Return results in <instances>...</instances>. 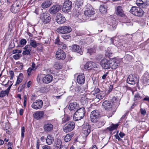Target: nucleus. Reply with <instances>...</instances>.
<instances>
[{
    "label": "nucleus",
    "mask_w": 149,
    "mask_h": 149,
    "mask_svg": "<svg viewBox=\"0 0 149 149\" xmlns=\"http://www.w3.org/2000/svg\"><path fill=\"white\" fill-rule=\"evenodd\" d=\"M100 64L102 67L104 69H109L110 68L115 69L119 65L114 59L108 60L106 58L102 59Z\"/></svg>",
    "instance_id": "f257e3e1"
},
{
    "label": "nucleus",
    "mask_w": 149,
    "mask_h": 149,
    "mask_svg": "<svg viewBox=\"0 0 149 149\" xmlns=\"http://www.w3.org/2000/svg\"><path fill=\"white\" fill-rule=\"evenodd\" d=\"M85 15L88 17H90V20H95L96 18V15L92 7H87L84 11Z\"/></svg>",
    "instance_id": "f03ea898"
},
{
    "label": "nucleus",
    "mask_w": 149,
    "mask_h": 149,
    "mask_svg": "<svg viewBox=\"0 0 149 149\" xmlns=\"http://www.w3.org/2000/svg\"><path fill=\"white\" fill-rule=\"evenodd\" d=\"M22 0H16L13 2L10 9L12 12L16 13L19 12L22 5Z\"/></svg>",
    "instance_id": "7ed1b4c3"
},
{
    "label": "nucleus",
    "mask_w": 149,
    "mask_h": 149,
    "mask_svg": "<svg viewBox=\"0 0 149 149\" xmlns=\"http://www.w3.org/2000/svg\"><path fill=\"white\" fill-rule=\"evenodd\" d=\"M130 11L134 15L138 17H142L144 14L142 9L136 6L132 7Z\"/></svg>",
    "instance_id": "20e7f679"
},
{
    "label": "nucleus",
    "mask_w": 149,
    "mask_h": 149,
    "mask_svg": "<svg viewBox=\"0 0 149 149\" xmlns=\"http://www.w3.org/2000/svg\"><path fill=\"white\" fill-rule=\"evenodd\" d=\"M53 78V76L51 75L47 74L44 75L41 78L39 76H38L37 77V80L38 82H39L41 80L44 84H48L52 81Z\"/></svg>",
    "instance_id": "39448f33"
},
{
    "label": "nucleus",
    "mask_w": 149,
    "mask_h": 149,
    "mask_svg": "<svg viewBox=\"0 0 149 149\" xmlns=\"http://www.w3.org/2000/svg\"><path fill=\"white\" fill-rule=\"evenodd\" d=\"M85 113V108L83 107L81 108L76 110L74 115V117L75 119V120H80L84 116Z\"/></svg>",
    "instance_id": "423d86ee"
},
{
    "label": "nucleus",
    "mask_w": 149,
    "mask_h": 149,
    "mask_svg": "<svg viewBox=\"0 0 149 149\" xmlns=\"http://www.w3.org/2000/svg\"><path fill=\"white\" fill-rule=\"evenodd\" d=\"M72 7V3L69 0L65 1L62 8V10L65 13H68L70 11Z\"/></svg>",
    "instance_id": "0eeeda50"
},
{
    "label": "nucleus",
    "mask_w": 149,
    "mask_h": 149,
    "mask_svg": "<svg viewBox=\"0 0 149 149\" xmlns=\"http://www.w3.org/2000/svg\"><path fill=\"white\" fill-rule=\"evenodd\" d=\"M61 6L58 4L52 6L49 9L48 12L51 15H54L59 12L61 8Z\"/></svg>",
    "instance_id": "6e6552de"
},
{
    "label": "nucleus",
    "mask_w": 149,
    "mask_h": 149,
    "mask_svg": "<svg viewBox=\"0 0 149 149\" xmlns=\"http://www.w3.org/2000/svg\"><path fill=\"white\" fill-rule=\"evenodd\" d=\"M75 127V123L74 122L70 121L65 125L63 128V131L67 133L72 130Z\"/></svg>",
    "instance_id": "1a4fd4ad"
},
{
    "label": "nucleus",
    "mask_w": 149,
    "mask_h": 149,
    "mask_svg": "<svg viewBox=\"0 0 149 149\" xmlns=\"http://www.w3.org/2000/svg\"><path fill=\"white\" fill-rule=\"evenodd\" d=\"M82 132L83 137L86 138L91 132V127L88 124L83 125Z\"/></svg>",
    "instance_id": "9d476101"
},
{
    "label": "nucleus",
    "mask_w": 149,
    "mask_h": 149,
    "mask_svg": "<svg viewBox=\"0 0 149 149\" xmlns=\"http://www.w3.org/2000/svg\"><path fill=\"white\" fill-rule=\"evenodd\" d=\"M100 117V114L98 111L95 110L91 112L90 117L91 121L93 123L96 122Z\"/></svg>",
    "instance_id": "9b49d317"
},
{
    "label": "nucleus",
    "mask_w": 149,
    "mask_h": 149,
    "mask_svg": "<svg viewBox=\"0 0 149 149\" xmlns=\"http://www.w3.org/2000/svg\"><path fill=\"white\" fill-rule=\"evenodd\" d=\"M40 18L42 22L45 24L49 23L51 20L49 14L48 13L45 12L41 14Z\"/></svg>",
    "instance_id": "f8f14e48"
},
{
    "label": "nucleus",
    "mask_w": 149,
    "mask_h": 149,
    "mask_svg": "<svg viewBox=\"0 0 149 149\" xmlns=\"http://www.w3.org/2000/svg\"><path fill=\"white\" fill-rule=\"evenodd\" d=\"M138 81L137 77L134 74H131L129 75L127 79V82L130 84H134Z\"/></svg>",
    "instance_id": "ddd939ff"
},
{
    "label": "nucleus",
    "mask_w": 149,
    "mask_h": 149,
    "mask_svg": "<svg viewBox=\"0 0 149 149\" xmlns=\"http://www.w3.org/2000/svg\"><path fill=\"white\" fill-rule=\"evenodd\" d=\"M57 31L59 33L65 34L68 33L72 31L70 27L69 26H63L58 28Z\"/></svg>",
    "instance_id": "4468645a"
},
{
    "label": "nucleus",
    "mask_w": 149,
    "mask_h": 149,
    "mask_svg": "<svg viewBox=\"0 0 149 149\" xmlns=\"http://www.w3.org/2000/svg\"><path fill=\"white\" fill-rule=\"evenodd\" d=\"M56 57L58 60H64L66 57V55L62 49H58L56 54Z\"/></svg>",
    "instance_id": "2eb2a0df"
},
{
    "label": "nucleus",
    "mask_w": 149,
    "mask_h": 149,
    "mask_svg": "<svg viewBox=\"0 0 149 149\" xmlns=\"http://www.w3.org/2000/svg\"><path fill=\"white\" fill-rule=\"evenodd\" d=\"M43 105V102L42 100H37L33 102L31 105V107L35 109H41Z\"/></svg>",
    "instance_id": "dca6fc26"
},
{
    "label": "nucleus",
    "mask_w": 149,
    "mask_h": 149,
    "mask_svg": "<svg viewBox=\"0 0 149 149\" xmlns=\"http://www.w3.org/2000/svg\"><path fill=\"white\" fill-rule=\"evenodd\" d=\"M56 20L58 24H61L64 23L66 20L65 17L61 13H58L56 16Z\"/></svg>",
    "instance_id": "f3484780"
},
{
    "label": "nucleus",
    "mask_w": 149,
    "mask_h": 149,
    "mask_svg": "<svg viewBox=\"0 0 149 149\" xmlns=\"http://www.w3.org/2000/svg\"><path fill=\"white\" fill-rule=\"evenodd\" d=\"M79 108V104L76 102L71 103L69 105L68 109L71 111H74Z\"/></svg>",
    "instance_id": "a211bd4d"
},
{
    "label": "nucleus",
    "mask_w": 149,
    "mask_h": 149,
    "mask_svg": "<svg viewBox=\"0 0 149 149\" xmlns=\"http://www.w3.org/2000/svg\"><path fill=\"white\" fill-rule=\"evenodd\" d=\"M72 48V51L76 52L81 55L82 54L83 52L82 49L79 46L75 45H73Z\"/></svg>",
    "instance_id": "6ab92c4d"
},
{
    "label": "nucleus",
    "mask_w": 149,
    "mask_h": 149,
    "mask_svg": "<svg viewBox=\"0 0 149 149\" xmlns=\"http://www.w3.org/2000/svg\"><path fill=\"white\" fill-rule=\"evenodd\" d=\"M31 47L29 45H26L23 48L24 50L22 52L24 55H29L30 54V52L31 51Z\"/></svg>",
    "instance_id": "aec40b11"
},
{
    "label": "nucleus",
    "mask_w": 149,
    "mask_h": 149,
    "mask_svg": "<svg viewBox=\"0 0 149 149\" xmlns=\"http://www.w3.org/2000/svg\"><path fill=\"white\" fill-rule=\"evenodd\" d=\"M95 63L92 61L87 62L84 65L85 69L89 70L95 67Z\"/></svg>",
    "instance_id": "412c9836"
},
{
    "label": "nucleus",
    "mask_w": 149,
    "mask_h": 149,
    "mask_svg": "<svg viewBox=\"0 0 149 149\" xmlns=\"http://www.w3.org/2000/svg\"><path fill=\"white\" fill-rule=\"evenodd\" d=\"M12 85V84H11L6 90L5 91H2L0 92V97H3L6 95H8Z\"/></svg>",
    "instance_id": "4be33fe9"
},
{
    "label": "nucleus",
    "mask_w": 149,
    "mask_h": 149,
    "mask_svg": "<svg viewBox=\"0 0 149 149\" xmlns=\"http://www.w3.org/2000/svg\"><path fill=\"white\" fill-rule=\"evenodd\" d=\"M77 82L79 84H84L85 81V77L83 74H81L78 76L77 79Z\"/></svg>",
    "instance_id": "5701e85b"
},
{
    "label": "nucleus",
    "mask_w": 149,
    "mask_h": 149,
    "mask_svg": "<svg viewBox=\"0 0 149 149\" xmlns=\"http://www.w3.org/2000/svg\"><path fill=\"white\" fill-rule=\"evenodd\" d=\"M53 4V0H47L42 3L41 6L43 8H47Z\"/></svg>",
    "instance_id": "b1692460"
},
{
    "label": "nucleus",
    "mask_w": 149,
    "mask_h": 149,
    "mask_svg": "<svg viewBox=\"0 0 149 149\" xmlns=\"http://www.w3.org/2000/svg\"><path fill=\"white\" fill-rule=\"evenodd\" d=\"M44 112L43 111H38L33 114L34 118L39 120L44 115Z\"/></svg>",
    "instance_id": "393cba45"
},
{
    "label": "nucleus",
    "mask_w": 149,
    "mask_h": 149,
    "mask_svg": "<svg viewBox=\"0 0 149 149\" xmlns=\"http://www.w3.org/2000/svg\"><path fill=\"white\" fill-rule=\"evenodd\" d=\"M142 82L144 84L148 83L149 82V73L146 72L145 73L142 79Z\"/></svg>",
    "instance_id": "a878e982"
},
{
    "label": "nucleus",
    "mask_w": 149,
    "mask_h": 149,
    "mask_svg": "<svg viewBox=\"0 0 149 149\" xmlns=\"http://www.w3.org/2000/svg\"><path fill=\"white\" fill-rule=\"evenodd\" d=\"M53 126L50 123L45 124L44 126V129L45 132H49L51 131L53 129Z\"/></svg>",
    "instance_id": "bb28decb"
},
{
    "label": "nucleus",
    "mask_w": 149,
    "mask_h": 149,
    "mask_svg": "<svg viewBox=\"0 0 149 149\" xmlns=\"http://www.w3.org/2000/svg\"><path fill=\"white\" fill-rule=\"evenodd\" d=\"M116 14L120 16L123 17L125 15L123 13L122 7L120 6H118L116 8Z\"/></svg>",
    "instance_id": "cd10ccee"
},
{
    "label": "nucleus",
    "mask_w": 149,
    "mask_h": 149,
    "mask_svg": "<svg viewBox=\"0 0 149 149\" xmlns=\"http://www.w3.org/2000/svg\"><path fill=\"white\" fill-rule=\"evenodd\" d=\"M112 105L111 102L109 101H105L102 103V106L106 109H110Z\"/></svg>",
    "instance_id": "c85d7f7f"
},
{
    "label": "nucleus",
    "mask_w": 149,
    "mask_h": 149,
    "mask_svg": "<svg viewBox=\"0 0 149 149\" xmlns=\"http://www.w3.org/2000/svg\"><path fill=\"white\" fill-rule=\"evenodd\" d=\"M54 139L51 135H48L46 139V143L48 145H51L53 142Z\"/></svg>",
    "instance_id": "c756f323"
},
{
    "label": "nucleus",
    "mask_w": 149,
    "mask_h": 149,
    "mask_svg": "<svg viewBox=\"0 0 149 149\" xmlns=\"http://www.w3.org/2000/svg\"><path fill=\"white\" fill-rule=\"evenodd\" d=\"M74 92L75 93H83L85 90V89L82 86H77L74 88Z\"/></svg>",
    "instance_id": "7c9ffc66"
},
{
    "label": "nucleus",
    "mask_w": 149,
    "mask_h": 149,
    "mask_svg": "<svg viewBox=\"0 0 149 149\" xmlns=\"http://www.w3.org/2000/svg\"><path fill=\"white\" fill-rule=\"evenodd\" d=\"M74 134L72 132L67 134L65 137L64 140L66 142H68L70 141L72 137L73 136Z\"/></svg>",
    "instance_id": "2f4dec72"
},
{
    "label": "nucleus",
    "mask_w": 149,
    "mask_h": 149,
    "mask_svg": "<svg viewBox=\"0 0 149 149\" xmlns=\"http://www.w3.org/2000/svg\"><path fill=\"white\" fill-rule=\"evenodd\" d=\"M117 24V22L116 21H113L111 24L109 25V27L111 30H113L116 29Z\"/></svg>",
    "instance_id": "473e14b6"
},
{
    "label": "nucleus",
    "mask_w": 149,
    "mask_h": 149,
    "mask_svg": "<svg viewBox=\"0 0 149 149\" xmlns=\"http://www.w3.org/2000/svg\"><path fill=\"white\" fill-rule=\"evenodd\" d=\"M105 95V93L102 91H100V92L98 93L96 95V97L99 100L103 99Z\"/></svg>",
    "instance_id": "72a5a7b5"
},
{
    "label": "nucleus",
    "mask_w": 149,
    "mask_h": 149,
    "mask_svg": "<svg viewBox=\"0 0 149 149\" xmlns=\"http://www.w3.org/2000/svg\"><path fill=\"white\" fill-rule=\"evenodd\" d=\"M112 105L115 106L116 107L118 106L119 103L118 100L116 97H113L112 98Z\"/></svg>",
    "instance_id": "f704fd0d"
},
{
    "label": "nucleus",
    "mask_w": 149,
    "mask_h": 149,
    "mask_svg": "<svg viewBox=\"0 0 149 149\" xmlns=\"http://www.w3.org/2000/svg\"><path fill=\"white\" fill-rule=\"evenodd\" d=\"M83 2V0H76L75 1V5L79 8L82 5Z\"/></svg>",
    "instance_id": "c9c22d12"
},
{
    "label": "nucleus",
    "mask_w": 149,
    "mask_h": 149,
    "mask_svg": "<svg viewBox=\"0 0 149 149\" xmlns=\"http://www.w3.org/2000/svg\"><path fill=\"white\" fill-rule=\"evenodd\" d=\"M118 124H113L111 126L108 127V129L110 131H112L116 129L118 127Z\"/></svg>",
    "instance_id": "e433bc0d"
},
{
    "label": "nucleus",
    "mask_w": 149,
    "mask_h": 149,
    "mask_svg": "<svg viewBox=\"0 0 149 149\" xmlns=\"http://www.w3.org/2000/svg\"><path fill=\"white\" fill-rule=\"evenodd\" d=\"M106 6L105 5L101 6L100 8V11L102 13H106L107 12Z\"/></svg>",
    "instance_id": "4c0bfd02"
},
{
    "label": "nucleus",
    "mask_w": 149,
    "mask_h": 149,
    "mask_svg": "<svg viewBox=\"0 0 149 149\" xmlns=\"http://www.w3.org/2000/svg\"><path fill=\"white\" fill-rule=\"evenodd\" d=\"M38 44L37 43L36 41L34 40L31 41L30 43V45L32 47L35 48L38 46Z\"/></svg>",
    "instance_id": "58836bf2"
},
{
    "label": "nucleus",
    "mask_w": 149,
    "mask_h": 149,
    "mask_svg": "<svg viewBox=\"0 0 149 149\" xmlns=\"http://www.w3.org/2000/svg\"><path fill=\"white\" fill-rule=\"evenodd\" d=\"M114 111H113L111 110H108L107 112V115L108 118L111 117L114 114Z\"/></svg>",
    "instance_id": "ea45409f"
},
{
    "label": "nucleus",
    "mask_w": 149,
    "mask_h": 149,
    "mask_svg": "<svg viewBox=\"0 0 149 149\" xmlns=\"http://www.w3.org/2000/svg\"><path fill=\"white\" fill-rule=\"evenodd\" d=\"M62 66V65L59 63H56L54 65V67L56 69H61Z\"/></svg>",
    "instance_id": "a19ab883"
},
{
    "label": "nucleus",
    "mask_w": 149,
    "mask_h": 149,
    "mask_svg": "<svg viewBox=\"0 0 149 149\" xmlns=\"http://www.w3.org/2000/svg\"><path fill=\"white\" fill-rule=\"evenodd\" d=\"M136 3L139 6H141L144 4L143 1L142 0H137L136 1Z\"/></svg>",
    "instance_id": "79ce46f5"
},
{
    "label": "nucleus",
    "mask_w": 149,
    "mask_h": 149,
    "mask_svg": "<svg viewBox=\"0 0 149 149\" xmlns=\"http://www.w3.org/2000/svg\"><path fill=\"white\" fill-rule=\"evenodd\" d=\"M95 50L94 48L88 49L87 53L91 55L95 52Z\"/></svg>",
    "instance_id": "37998d69"
},
{
    "label": "nucleus",
    "mask_w": 149,
    "mask_h": 149,
    "mask_svg": "<svg viewBox=\"0 0 149 149\" xmlns=\"http://www.w3.org/2000/svg\"><path fill=\"white\" fill-rule=\"evenodd\" d=\"M57 147H59L62 144V142L60 139H57L55 143Z\"/></svg>",
    "instance_id": "c03bdc74"
},
{
    "label": "nucleus",
    "mask_w": 149,
    "mask_h": 149,
    "mask_svg": "<svg viewBox=\"0 0 149 149\" xmlns=\"http://www.w3.org/2000/svg\"><path fill=\"white\" fill-rule=\"evenodd\" d=\"M141 98V96L139 93L135 94L134 95V100H136L140 99Z\"/></svg>",
    "instance_id": "a18cd8bd"
},
{
    "label": "nucleus",
    "mask_w": 149,
    "mask_h": 149,
    "mask_svg": "<svg viewBox=\"0 0 149 149\" xmlns=\"http://www.w3.org/2000/svg\"><path fill=\"white\" fill-rule=\"evenodd\" d=\"M70 119V117L67 116H65L62 119V123H64L69 121Z\"/></svg>",
    "instance_id": "49530a36"
},
{
    "label": "nucleus",
    "mask_w": 149,
    "mask_h": 149,
    "mask_svg": "<svg viewBox=\"0 0 149 149\" xmlns=\"http://www.w3.org/2000/svg\"><path fill=\"white\" fill-rule=\"evenodd\" d=\"M125 58L128 61H131L133 58L130 55L126 54L124 56Z\"/></svg>",
    "instance_id": "de8ad7c7"
},
{
    "label": "nucleus",
    "mask_w": 149,
    "mask_h": 149,
    "mask_svg": "<svg viewBox=\"0 0 149 149\" xmlns=\"http://www.w3.org/2000/svg\"><path fill=\"white\" fill-rule=\"evenodd\" d=\"M22 52L21 50H18L17 49H15L13 51V54H19Z\"/></svg>",
    "instance_id": "09e8293b"
},
{
    "label": "nucleus",
    "mask_w": 149,
    "mask_h": 149,
    "mask_svg": "<svg viewBox=\"0 0 149 149\" xmlns=\"http://www.w3.org/2000/svg\"><path fill=\"white\" fill-rule=\"evenodd\" d=\"M34 70L33 69L31 68H29L27 70V72L28 73V75L29 76L33 72V71H34Z\"/></svg>",
    "instance_id": "8fccbe9b"
},
{
    "label": "nucleus",
    "mask_w": 149,
    "mask_h": 149,
    "mask_svg": "<svg viewBox=\"0 0 149 149\" xmlns=\"http://www.w3.org/2000/svg\"><path fill=\"white\" fill-rule=\"evenodd\" d=\"M21 56L19 54H16L13 56V57L16 60L19 59Z\"/></svg>",
    "instance_id": "3c124183"
},
{
    "label": "nucleus",
    "mask_w": 149,
    "mask_h": 149,
    "mask_svg": "<svg viewBox=\"0 0 149 149\" xmlns=\"http://www.w3.org/2000/svg\"><path fill=\"white\" fill-rule=\"evenodd\" d=\"M25 132V127L23 126L21 128V137L22 138H23L24 136V133Z\"/></svg>",
    "instance_id": "603ef678"
},
{
    "label": "nucleus",
    "mask_w": 149,
    "mask_h": 149,
    "mask_svg": "<svg viewBox=\"0 0 149 149\" xmlns=\"http://www.w3.org/2000/svg\"><path fill=\"white\" fill-rule=\"evenodd\" d=\"M26 43V40L24 39H23L21 40L20 42V43L21 45H24Z\"/></svg>",
    "instance_id": "864d4df0"
},
{
    "label": "nucleus",
    "mask_w": 149,
    "mask_h": 149,
    "mask_svg": "<svg viewBox=\"0 0 149 149\" xmlns=\"http://www.w3.org/2000/svg\"><path fill=\"white\" fill-rule=\"evenodd\" d=\"M61 42H60V40L59 38L57 37L55 41L54 42V43L55 44H57L58 45H60Z\"/></svg>",
    "instance_id": "5fc2aeb1"
},
{
    "label": "nucleus",
    "mask_w": 149,
    "mask_h": 149,
    "mask_svg": "<svg viewBox=\"0 0 149 149\" xmlns=\"http://www.w3.org/2000/svg\"><path fill=\"white\" fill-rule=\"evenodd\" d=\"M10 75V79H12L13 78L14 73L13 71L12 70L10 71L9 72Z\"/></svg>",
    "instance_id": "6e6d98bb"
},
{
    "label": "nucleus",
    "mask_w": 149,
    "mask_h": 149,
    "mask_svg": "<svg viewBox=\"0 0 149 149\" xmlns=\"http://www.w3.org/2000/svg\"><path fill=\"white\" fill-rule=\"evenodd\" d=\"M22 79L20 78L19 77H17V80L15 84V86H17V84H18L20 83L22 81Z\"/></svg>",
    "instance_id": "4d7b16f0"
},
{
    "label": "nucleus",
    "mask_w": 149,
    "mask_h": 149,
    "mask_svg": "<svg viewBox=\"0 0 149 149\" xmlns=\"http://www.w3.org/2000/svg\"><path fill=\"white\" fill-rule=\"evenodd\" d=\"M59 46L60 47L63 49H65L67 47L65 44H64L62 43H61L60 45Z\"/></svg>",
    "instance_id": "13d9d810"
},
{
    "label": "nucleus",
    "mask_w": 149,
    "mask_h": 149,
    "mask_svg": "<svg viewBox=\"0 0 149 149\" xmlns=\"http://www.w3.org/2000/svg\"><path fill=\"white\" fill-rule=\"evenodd\" d=\"M93 92L96 94H97L98 93H99L100 91V89L98 88H95L93 91Z\"/></svg>",
    "instance_id": "bf43d9fd"
},
{
    "label": "nucleus",
    "mask_w": 149,
    "mask_h": 149,
    "mask_svg": "<svg viewBox=\"0 0 149 149\" xmlns=\"http://www.w3.org/2000/svg\"><path fill=\"white\" fill-rule=\"evenodd\" d=\"M140 111L141 113L142 114L144 115L146 114V111L145 109H143L142 108H141Z\"/></svg>",
    "instance_id": "052dcab7"
},
{
    "label": "nucleus",
    "mask_w": 149,
    "mask_h": 149,
    "mask_svg": "<svg viewBox=\"0 0 149 149\" xmlns=\"http://www.w3.org/2000/svg\"><path fill=\"white\" fill-rule=\"evenodd\" d=\"M31 68L35 70L36 69V65L34 62L32 63Z\"/></svg>",
    "instance_id": "680f3d73"
},
{
    "label": "nucleus",
    "mask_w": 149,
    "mask_h": 149,
    "mask_svg": "<svg viewBox=\"0 0 149 149\" xmlns=\"http://www.w3.org/2000/svg\"><path fill=\"white\" fill-rule=\"evenodd\" d=\"M63 38L65 39H69L70 37L69 35H63L62 36Z\"/></svg>",
    "instance_id": "e2e57ef3"
},
{
    "label": "nucleus",
    "mask_w": 149,
    "mask_h": 149,
    "mask_svg": "<svg viewBox=\"0 0 149 149\" xmlns=\"http://www.w3.org/2000/svg\"><path fill=\"white\" fill-rule=\"evenodd\" d=\"M112 52H111L110 51L109 52L108 51L106 52V55L107 56H111L112 54Z\"/></svg>",
    "instance_id": "0e129e2a"
},
{
    "label": "nucleus",
    "mask_w": 149,
    "mask_h": 149,
    "mask_svg": "<svg viewBox=\"0 0 149 149\" xmlns=\"http://www.w3.org/2000/svg\"><path fill=\"white\" fill-rule=\"evenodd\" d=\"M42 148L43 149H51L50 146L47 145L43 146L42 147Z\"/></svg>",
    "instance_id": "69168bd1"
},
{
    "label": "nucleus",
    "mask_w": 149,
    "mask_h": 149,
    "mask_svg": "<svg viewBox=\"0 0 149 149\" xmlns=\"http://www.w3.org/2000/svg\"><path fill=\"white\" fill-rule=\"evenodd\" d=\"M114 136L116 139H118V140H122V139L119 137L118 134H116V135H114Z\"/></svg>",
    "instance_id": "338daca9"
},
{
    "label": "nucleus",
    "mask_w": 149,
    "mask_h": 149,
    "mask_svg": "<svg viewBox=\"0 0 149 149\" xmlns=\"http://www.w3.org/2000/svg\"><path fill=\"white\" fill-rule=\"evenodd\" d=\"M113 89V86L111 85L109 88V90L107 91V93H109L110 92L112 91Z\"/></svg>",
    "instance_id": "774afa93"
}]
</instances>
